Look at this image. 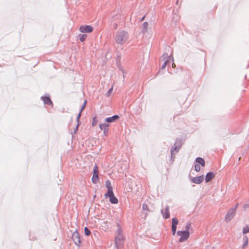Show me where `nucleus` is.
<instances>
[{
	"label": "nucleus",
	"instance_id": "obj_1",
	"mask_svg": "<svg viewBox=\"0 0 249 249\" xmlns=\"http://www.w3.org/2000/svg\"><path fill=\"white\" fill-rule=\"evenodd\" d=\"M129 35L127 32L120 31L116 33L115 40L116 43L123 45L127 41Z\"/></svg>",
	"mask_w": 249,
	"mask_h": 249
},
{
	"label": "nucleus",
	"instance_id": "obj_2",
	"mask_svg": "<svg viewBox=\"0 0 249 249\" xmlns=\"http://www.w3.org/2000/svg\"><path fill=\"white\" fill-rule=\"evenodd\" d=\"M177 234L180 237L178 240L179 242H183L187 240L190 235V233L188 231H178L177 232Z\"/></svg>",
	"mask_w": 249,
	"mask_h": 249
},
{
	"label": "nucleus",
	"instance_id": "obj_3",
	"mask_svg": "<svg viewBox=\"0 0 249 249\" xmlns=\"http://www.w3.org/2000/svg\"><path fill=\"white\" fill-rule=\"evenodd\" d=\"M105 196L106 198L109 197V201L112 204H116L118 203V200L115 196L113 191L110 192H107V193L105 194Z\"/></svg>",
	"mask_w": 249,
	"mask_h": 249
},
{
	"label": "nucleus",
	"instance_id": "obj_4",
	"mask_svg": "<svg viewBox=\"0 0 249 249\" xmlns=\"http://www.w3.org/2000/svg\"><path fill=\"white\" fill-rule=\"evenodd\" d=\"M92 182L94 184L97 183L99 180V176H98V167L96 164H95L93 168V174L91 178Z\"/></svg>",
	"mask_w": 249,
	"mask_h": 249
},
{
	"label": "nucleus",
	"instance_id": "obj_5",
	"mask_svg": "<svg viewBox=\"0 0 249 249\" xmlns=\"http://www.w3.org/2000/svg\"><path fill=\"white\" fill-rule=\"evenodd\" d=\"M236 213V209H232L230 210L226 214L225 220L226 222H229L230 221L234 216Z\"/></svg>",
	"mask_w": 249,
	"mask_h": 249
},
{
	"label": "nucleus",
	"instance_id": "obj_6",
	"mask_svg": "<svg viewBox=\"0 0 249 249\" xmlns=\"http://www.w3.org/2000/svg\"><path fill=\"white\" fill-rule=\"evenodd\" d=\"M93 28L90 25H82L79 27V31L83 33H89L93 31Z\"/></svg>",
	"mask_w": 249,
	"mask_h": 249
},
{
	"label": "nucleus",
	"instance_id": "obj_7",
	"mask_svg": "<svg viewBox=\"0 0 249 249\" xmlns=\"http://www.w3.org/2000/svg\"><path fill=\"white\" fill-rule=\"evenodd\" d=\"M72 239L77 246H79L81 243L80 235L77 231L73 232L72 235Z\"/></svg>",
	"mask_w": 249,
	"mask_h": 249
},
{
	"label": "nucleus",
	"instance_id": "obj_8",
	"mask_svg": "<svg viewBox=\"0 0 249 249\" xmlns=\"http://www.w3.org/2000/svg\"><path fill=\"white\" fill-rule=\"evenodd\" d=\"M178 221L177 218L175 217L172 219V234L174 235L176 234L177 230V226L178 224Z\"/></svg>",
	"mask_w": 249,
	"mask_h": 249
},
{
	"label": "nucleus",
	"instance_id": "obj_9",
	"mask_svg": "<svg viewBox=\"0 0 249 249\" xmlns=\"http://www.w3.org/2000/svg\"><path fill=\"white\" fill-rule=\"evenodd\" d=\"M204 180L203 176H200L197 177L193 178L191 179V181L196 184L201 183Z\"/></svg>",
	"mask_w": 249,
	"mask_h": 249
},
{
	"label": "nucleus",
	"instance_id": "obj_10",
	"mask_svg": "<svg viewBox=\"0 0 249 249\" xmlns=\"http://www.w3.org/2000/svg\"><path fill=\"white\" fill-rule=\"evenodd\" d=\"M162 213L163 217L165 219H167L170 217V213H169V207L168 206H167L164 210H162Z\"/></svg>",
	"mask_w": 249,
	"mask_h": 249
},
{
	"label": "nucleus",
	"instance_id": "obj_11",
	"mask_svg": "<svg viewBox=\"0 0 249 249\" xmlns=\"http://www.w3.org/2000/svg\"><path fill=\"white\" fill-rule=\"evenodd\" d=\"M108 126L109 124L107 123H103L99 124L100 129L104 131V134L107 132Z\"/></svg>",
	"mask_w": 249,
	"mask_h": 249
},
{
	"label": "nucleus",
	"instance_id": "obj_12",
	"mask_svg": "<svg viewBox=\"0 0 249 249\" xmlns=\"http://www.w3.org/2000/svg\"><path fill=\"white\" fill-rule=\"evenodd\" d=\"M215 177V174L213 172H209L207 174L205 177V181L206 182H209L213 178Z\"/></svg>",
	"mask_w": 249,
	"mask_h": 249
},
{
	"label": "nucleus",
	"instance_id": "obj_13",
	"mask_svg": "<svg viewBox=\"0 0 249 249\" xmlns=\"http://www.w3.org/2000/svg\"><path fill=\"white\" fill-rule=\"evenodd\" d=\"M119 118L118 115H115L110 117H108L106 119L105 121L107 123H112L115 122Z\"/></svg>",
	"mask_w": 249,
	"mask_h": 249
},
{
	"label": "nucleus",
	"instance_id": "obj_14",
	"mask_svg": "<svg viewBox=\"0 0 249 249\" xmlns=\"http://www.w3.org/2000/svg\"><path fill=\"white\" fill-rule=\"evenodd\" d=\"M42 100L43 101L45 104L51 105H52V102L51 100L50 97L47 96H44L42 97Z\"/></svg>",
	"mask_w": 249,
	"mask_h": 249
},
{
	"label": "nucleus",
	"instance_id": "obj_15",
	"mask_svg": "<svg viewBox=\"0 0 249 249\" xmlns=\"http://www.w3.org/2000/svg\"><path fill=\"white\" fill-rule=\"evenodd\" d=\"M105 186L107 188V192H110L113 191V189L111 185V183L109 180H106L105 182Z\"/></svg>",
	"mask_w": 249,
	"mask_h": 249
},
{
	"label": "nucleus",
	"instance_id": "obj_16",
	"mask_svg": "<svg viewBox=\"0 0 249 249\" xmlns=\"http://www.w3.org/2000/svg\"><path fill=\"white\" fill-rule=\"evenodd\" d=\"M196 162L199 164L201 165L202 166L204 167L205 165V160L202 158H197L196 160Z\"/></svg>",
	"mask_w": 249,
	"mask_h": 249
},
{
	"label": "nucleus",
	"instance_id": "obj_17",
	"mask_svg": "<svg viewBox=\"0 0 249 249\" xmlns=\"http://www.w3.org/2000/svg\"><path fill=\"white\" fill-rule=\"evenodd\" d=\"M244 242L242 246V249H245L248 245V237L246 236L244 238Z\"/></svg>",
	"mask_w": 249,
	"mask_h": 249
},
{
	"label": "nucleus",
	"instance_id": "obj_18",
	"mask_svg": "<svg viewBox=\"0 0 249 249\" xmlns=\"http://www.w3.org/2000/svg\"><path fill=\"white\" fill-rule=\"evenodd\" d=\"M87 35L86 34H83L80 36L79 40L81 42H84L86 38H87Z\"/></svg>",
	"mask_w": 249,
	"mask_h": 249
},
{
	"label": "nucleus",
	"instance_id": "obj_19",
	"mask_svg": "<svg viewBox=\"0 0 249 249\" xmlns=\"http://www.w3.org/2000/svg\"><path fill=\"white\" fill-rule=\"evenodd\" d=\"M169 60H170V58H168L167 59H166L164 62V63H163V64L161 66V69H164L165 68L167 64L168 63L169 61Z\"/></svg>",
	"mask_w": 249,
	"mask_h": 249
},
{
	"label": "nucleus",
	"instance_id": "obj_20",
	"mask_svg": "<svg viewBox=\"0 0 249 249\" xmlns=\"http://www.w3.org/2000/svg\"><path fill=\"white\" fill-rule=\"evenodd\" d=\"M148 23L147 22H144L142 24V28L145 31H146L148 29Z\"/></svg>",
	"mask_w": 249,
	"mask_h": 249
},
{
	"label": "nucleus",
	"instance_id": "obj_21",
	"mask_svg": "<svg viewBox=\"0 0 249 249\" xmlns=\"http://www.w3.org/2000/svg\"><path fill=\"white\" fill-rule=\"evenodd\" d=\"M97 123V117L96 116H95L92 118V125L95 126L96 125Z\"/></svg>",
	"mask_w": 249,
	"mask_h": 249
},
{
	"label": "nucleus",
	"instance_id": "obj_22",
	"mask_svg": "<svg viewBox=\"0 0 249 249\" xmlns=\"http://www.w3.org/2000/svg\"><path fill=\"white\" fill-rule=\"evenodd\" d=\"M243 232L244 234H246L249 232V227L247 226L243 228Z\"/></svg>",
	"mask_w": 249,
	"mask_h": 249
},
{
	"label": "nucleus",
	"instance_id": "obj_23",
	"mask_svg": "<svg viewBox=\"0 0 249 249\" xmlns=\"http://www.w3.org/2000/svg\"><path fill=\"white\" fill-rule=\"evenodd\" d=\"M84 231L85 235H86L87 236H89L91 233L90 231L87 227H85L84 228Z\"/></svg>",
	"mask_w": 249,
	"mask_h": 249
},
{
	"label": "nucleus",
	"instance_id": "obj_24",
	"mask_svg": "<svg viewBox=\"0 0 249 249\" xmlns=\"http://www.w3.org/2000/svg\"><path fill=\"white\" fill-rule=\"evenodd\" d=\"M200 169H201L200 166L198 164H196L195 165V170H196V172H199L200 171Z\"/></svg>",
	"mask_w": 249,
	"mask_h": 249
},
{
	"label": "nucleus",
	"instance_id": "obj_25",
	"mask_svg": "<svg viewBox=\"0 0 249 249\" xmlns=\"http://www.w3.org/2000/svg\"><path fill=\"white\" fill-rule=\"evenodd\" d=\"M142 209L143 210H146V211H148V205L146 204H143L142 205Z\"/></svg>",
	"mask_w": 249,
	"mask_h": 249
},
{
	"label": "nucleus",
	"instance_id": "obj_26",
	"mask_svg": "<svg viewBox=\"0 0 249 249\" xmlns=\"http://www.w3.org/2000/svg\"><path fill=\"white\" fill-rule=\"evenodd\" d=\"M86 104H87V100H85L84 104L81 107V112H82L83 111V110L85 108Z\"/></svg>",
	"mask_w": 249,
	"mask_h": 249
},
{
	"label": "nucleus",
	"instance_id": "obj_27",
	"mask_svg": "<svg viewBox=\"0 0 249 249\" xmlns=\"http://www.w3.org/2000/svg\"><path fill=\"white\" fill-rule=\"evenodd\" d=\"M191 226V224L190 223H188L186 226V230L185 231H188L189 229L190 228Z\"/></svg>",
	"mask_w": 249,
	"mask_h": 249
},
{
	"label": "nucleus",
	"instance_id": "obj_28",
	"mask_svg": "<svg viewBox=\"0 0 249 249\" xmlns=\"http://www.w3.org/2000/svg\"><path fill=\"white\" fill-rule=\"evenodd\" d=\"M81 112H81V111H80V112H79V113L78 114V116H77V120H79V118H80V116H81Z\"/></svg>",
	"mask_w": 249,
	"mask_h": 249
},
{
	"label": "nucleus",
	"instance_id": "obj_29",
	"mask_svg": "<svg viewBox=\"0 0 249 249\" xmlns=\"http://www.w3.org/2000/svg\"><path fill=\"white\" fill-rule=\"evenodd\" d=\"M112 90H113V87H112L110 89H109V90L108 91V93L110 94V93H111Z\"/></svg>",
	"mask_w": 249,
	"mask_h": 249
},
{
	"label": "nucleus",
	"instance_id": "obj_30",
	"mask_svg": "<svg viewBox=\"0 0 249 249\" xmlns=\"http://www.w3.org/2000/svg\"><path fill=\"white\" fill-rule=\"evenodd\" d=\"M174 65H175V64L174 63V64H173L172 66H173V67H174Z\"/></svg>",
	"mask_w": 249,
	"mask_h": 249
},
{
	"label": "nucleus",
	"instance_id": "obj_31",
	"mask_svg": "<svg viewBox=\"0 0 249 249\" xmlns=\"http://www.w3.org/2000/svg\"><path fill=\"white\" fill-rule=\"evenodd\" d=\"M175 150H177V151H178L177 148H175Z\"/></svg>",
	"mask_w": 249,
	"mask_h": 249
}]
</instances>
